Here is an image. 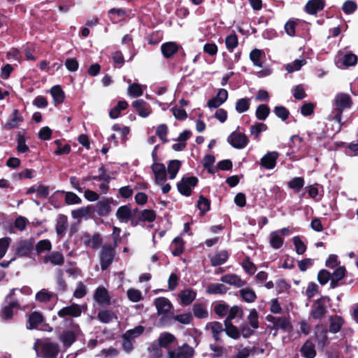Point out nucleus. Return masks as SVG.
<instances>
[{
    "label": "nucleus",
    "mask_w": 358,
    "mask_h": 358,
    "mask_svg": "<svg viewBox=\"0 0 358 358\" xmlns=\"http://www.w3.org/2000/svg\"><path fill=\"white\" fill-rule=\"evenodd\" d=\"M324 5V0H309L305 6V9L308 13L314 15L322 10Z\"/></svg>",
    "instance_id": "nucleus-22"
},
{
    "label": "nucleus",
    "mask_w": 358,
    "mask_h": 358,
    "mask_svg": "<svg viewBox=\"0 0 358 358\" xmlns=\"http://www.w3.org/2000/svg\"><path fill=\"white\" fill-rule=\"evenodd\" d=\"M128 106L127 102L125 101H119L117 104L113 108L109 113V115L112 119L117 118L122 110L127 108Z\"/></svg>",
    "instance_id": "nucleus-41"
},
{
    "label": "nucleus",
    "mask_w": 358,
    "mask_h": 358,
    "mask_svg": "<svg viewBox=\"0 0 358 358\" xmlns=\"http://www.w3.org/2000/svg\"><path fill=\"white\" fill-rule=\"evenodd\" d=\"M145 87L138 83H132L128 87V94L134 98L141 96L143 95V89Z\"/></svg>",
    "instance_id": "nucleus-46"
},
{
    "label": "nucleus",
    "mask_w": 358,
    "mask_h": 358,
    "mask_svg": "<svg viewBox=\"0 0 358 358\" xmlns=\"http://www.w3.org/2000/svg\"><path fill=\"white\" fill-rule=\"evenodd\" d=\"M227 314L228 315L224 320V322H231V320L236 317L242 318L243 315V311L240 307L234 306L231 308H229Z\"/></svg>",
    "instance_id": "nucleus-40"
},
{
    "label": "nucleus",
    "mask_w": 358,
    "mask_h": 358,
    "mask_svg": "<svg viewBox=\"0 0 358 358\" xmlns=\"http://www.w3.org/2000/svg\"><path fill=\"white\" fill-rule=\"evenodd\" d=\"M128 299L132 302H138L142 299L141 292L134 288H130L127 292Z\"/></svg>",
    "instance_id": "nucleus-64"
},
{
    "label": "nucleus",
    "mask_w": 358,
    "mask_h": 358,
    "mask_svg": "<svg viewBox=\"0 0 358 358\" xmlns=\"http://www.w3.org/2000/svg\"><path fill=\"white\" fill-rule=\"evenodd\" d=\"M222 282L238 287H241L245 285V282L242 280L237 275L227 274L221 278Z\"/></svg>",
    "instance_id": "nucleus-30"
},
{
    "label": "nucleus",
    "mask_w": 358,
    "mask_h": 358,
    "mask_svg": "<svg viewBox=\"0 0 358 358\" xmlns=\"http://www.w3.org/2000/svg\"><path fill=\"white\" fill-rule=\"evenodd\" d=\"M352 104L350 96L345 93H338L334 99L335 115L334 120L338 124V130L341 129L342 113L344 110L350 108Z\"/></svg>",
    "instance_id": "nucleus-2"
},
{
    "label": "nucleus",
    "mask_w": 358,
    "mask_h": 358,
    "mask_svg": "<svg viewBox=\"0 0 358 358\" xmlns=\"http://www.w3.org/2000/svg\"><path fill=\"white\" fill-rule=\"evenodd\" d=\"M266 320L273 324L275 329L287 330L290 327V323L286 317H277L272 315H267Z\"/></svg>",
    "instance_id": "nucleus-20"
},
{
    "label": "nucleus",
    "mask_w": 358,
    "mask_h": 358,
    "mask_svg": "<svg viewBox=\"0 0 358 358\" xmlns=\"http://www.w3.org/2000/svg\"><path fill=\"white\" fill-rule=\"evenodd\" d=\"M329 301L327 297H322L316 300L312 305L310 317L314 320H322L327 313V303Z\"/></svg>",
    "instance_id": "nucleus-3"
},
{
    "label": "nucleus",
    "mask_w": 358,
    "mask_h": 358,
    "mask_svg": "<svg viewBox=\"0 0 358 358\" xmlns=\"http://www.w3.org/2000/svg\"><path fill=\"white\" fill-rule=\"evenodd\" d=\"M43 321V317L41 313L38 312H33L29 316L27 322V328L32 329L37 328L38 326Z\"/></svg>",
    "instance_id": "nucleus-33"
},
{
    "label": "nucleus",
    "mask_w": 358,
    "mask_h": 358,
    "mask_svg": "<svg viewBox=\"0 0 358 358\" xmlns=\"http://www.w3.org/2000/svg\"><path fill=\"white\" fill-rule=\"evenodd\" d=\"M144 331L143 326L138 325L134 329L127 331L122 336L123 339H134L141 335Z\"/></svg>",
    "instance_id": "nucleus-39"
},
{
    "label": "nucleus",
    "mask_w": 358,
    "mask_h": 358,
    "mask_svg": "<svg viewBox=\"0 0 358 358\" xmlns=\"http://www.w3.org/2000/svg\"><path fill=\"white\" fill-rule=\"evenodd\" d=\"M357 57L352 53H348L342 57H337L336 64L340 69H345L356 65Z\"/></svg>",
    "instance_id": "nucleus-13"
},
{
    "label": "nucleus",
    "mask_w": 358,
    "mask_h": 358,
    "mask_svg": "<svg viewBox=\"0 0 358 358\" xmlns=\"http://www.w3.org/2000/svg\"><path fill=\"white\" fill-rule=\"evenodd\" d=\"M8 303V305L5 306L2 311L1 313V316L4 320L11 319L13 315V308H17L16 306H11V302L10 301H6Z\"/></svg>",
    "instance_id": "nucleus-59"
},
{
    "label": "nucleus",
    "mask_w": 358,
    "mask_h": 358,
    "mask_svg": "<svg viewBox=\"0 0 358 358\" xmlns=\"http://www.w3.org/2000/svg\"><path fill=\"white\" fill-rule=\"evenodd\" d=\"M115 248L111 245H103L100 252V264L102 270H106L112 263L115 256Z\"/></svg>",
    "instance_id": "nucleus-5"
},
{
    "label": "nucleus",
    "mask_w": 358,
    "mask_h": 358,
    "mask_svg": "<svg viewBox=\"0 0 358 358\" xmlns=\"http://www.w3.org/2000/svg\"><path fill=\"white\" fill-rule=\"evenodd\" d=\"M43 262L55 266H62L64 263V257L61 252L53 251L44 257Z\"/></svg>",
    "instance_id": "nucleus-21"
},
{
    "label": "nucleus",
    "mask_w": 358,
    "mask_h": 358,
    "mask_svg": "<svg viewBox=\"0 0 358 358\" xmlns=\"http://www.w3.org/2000/svg\"><path fill=\"white\" fill-rule=\"evenodd\" d=\"M290 148L292 153L299 152H304V143L301 137L298 135H293L291 137Z\"/></svg>",
    "instance_id": "nucleus-32"
},
{
    "label": "nucleus",
    "mask_w": 358,
    "mask_h": 358,
    "mask_svg": "<svg viewBox=\"0 0 358 358\" xmlns=\"http://www.w3.org/2000/svg\"><path fill=\"white\" fill-rule=\"evenodd\" d=\"M154 304L159 315L167 313L172 308L171 301L165 297L156 298Z\"/></svg>",
    "instance_id": "nucleus-18"
},
{
    "label": "nucleus",
    "mask_w": 358,
    "mask_h": 358,
    "mask_svg": "<svg viewBox=\"0 0 358 358\" xmlns=\"http://www.w3.org/2000/svg\"><path fill=\"white\" fill-rule=\"evenodd\" d=\"M171 253L174 256H179L184 250V242L180 237L175 238L170 245Z\"/></svg>",
    "instance_id": "nucleus-35"
},
{
    "label": "nucleus",
    "mask_w": 358,
    "mask_h": 358,
    "mask_svg": "<svg viewBox=\"0 0 358 358\" xmlns=\"http://www.w3.org/2000/svg\"><path fill=\"white\" fill-rule=\"evenodd\" d=\"M155 175V182L157 185L163 184L166 180V172L163 164L155 162L151 166Z\"/></svg>",
    "instance_id": "nucleus-12"
},
{
    "label": "nucleus",
    "mask_w": 358,
    "mask_h": 358,
    "mask_svg": "<svg viewBox=\"0 0 358 358\" xmlns=\"http://www.w3.org/2000/svg\"><path fill=\"white\" fill-rule=\"evenodd\" d=\"M132 106L135 108L138 114L142 117H148L152 112L150 106L142 99L134 101L132 103Z\"/></svg>",
    "instance_id": "nucleus-17"
},
{
    "label": "nucleus",
    "mask_w": 358,
    "mask_h": 358,
    "mask_svg": "<svg viewBox=\"0 0 358 358\" xmlns=\"http://www.w3.org/2000/svg\"><path fill=\"white\" fill-rule=\"evenodd\" d=\"M33 249V244L29 241H20L16 248V253L19 257L28 256Z\"/></svg>",
    "instance_id": "nucleus-25"
},
{
    "label": "nucleus",
    "mask_w": 358,
    "mask_h": 358,
    "mask_svg": "<svg viewBox=\"0 0 358 358\" xmlns=\"http://www.w3.org/2000/svg\"><path fill=\"white\" fill-rule=\"evenodd\" d=\"M270 113L269 108L264 104L259 105L255 112L256 117L259 120H264L267 118Z\"/></svg>",
    "instance_id": "nucleus-55"
},
{
    "label": "nucleus",
    "mask_w": 358,
    "mask_h": 358,
    "mask_svg": "<svg viewBox=\"0 0 358 358\" xmlns=\"http://www.w3.org/2000/svg\"><path fill=\"white\" fill-rule=\"evenodd\" d=\"M181 164L178 160H171L168 164V173L169 175V178L173 180L176 178L180 168Z\"/></svg>",
    "instance_id": "nucleus-48"
},
{
    "label": "nucleus",
    "mask_w": 358,
    "mask_h": 358,
    "mask_svg": "<svg viewBox=\"0 0 358 358\" xmlns=\"http://www.w3.org/2000/svg\"><path fill=\"white\" fill-rule=\"evenodd\" d=\"M80 332V327L76 324H73L71 330L64 331L59 336V340L66 348L70 347L76 341V335Z\"/></svg>",
    "instance_id": "nucleus-6"
},
{
    "label": "nucleus",
    "mask_w": 358,
    "mask_h": 358,
    "mask_svg": "<svg viewBox=\"0 0 358 358\" xmlns=\"http://www.w3.org/2000/svg\"><path fill=\"white\" fill-rule=\"evenodd\" d=\"M301 352L306 358H314L316 355V351L313 341L307 340L301 347Z\"/></svg>",
    "instance_id": "nucleus-28"
},
{
    "label": "nucleus",
    "mask_w": 358,
    "mask_h": 358,
    "mask_svg": "<svg viewBox=\"0 0 358 358\" xmlns=\"http://www.w3.org/2000/svg\"><path fill=\"white\" fill-rule=\"evenodd\" d=\"M110 202L108 199H103L96 203L97 213L101 215H106L110 211Z\"/></svg>",
    "instance_id": "nucleus-37"
},
{
    "label": "nucleus",
    "mask_w": 358,
    "mask_h": 358,
    "mask_svg": "<svg viewBox=\"0 0 358 358\" xmlns=\"http://www.w3.org/2000/svg\"><path fill=\"white\" fill-rule=\"evenodd\" d=\"M267 129V126L264 123H256L250 127V134L256 138L259 134Z\"/></svg>",
    "instance_id": "nucleus-63"
},
{
    "label": "nucleus",
    "mask_w": 358,
    "mask_h": 358,
    "mask_svg": "<svg viewBox=\"0 0 358 358\" xmlns=\"http://www.w3.org/2000/svg\"><path fill=\"white\" fill-rule=\"evenodd\" d=\"M85 306H80L77 303H72L70 306L62 308L57 313L59 317L64 318L66 317H78L80 316Z\"/></svg>",
    "instance_id": "nucleus-8"
},
{
    "label": "nucleus",
    "mask_w": 358,
    "mask_h": 358,
    "mask_svg": "<svg viewBox=\"0 0 358 358\" xmlns=\"http://www.w3.org/2000/svg\"><path fill=\"white\" fill-rule=\"evenodd\" d=\"M50 93L56 104L62 103L64 100V93L59 85L52 87Z\"/></svg>",
    "instance_id": "nucleus-44"
},
{
    "label": "nucleus",
    "mask_w": 358,
    "mask_h": 358,
    "mask_svg": "<svg viewBox=\"0 0 358 358\" xmlns=\"http://www.w3.org/2000/svg\"><path fill=\"white\" fill-rule=\"evenodd\" d=\"M193 313L197 318H206L208 315L206 307L201 303H196L193 306Z\"/></svg>",
    "instance_id": "nucleus-53"
},
{
    "label": "nucleus",
    "mask_w": 358,
    "mask_h": 358,
    "mask_svg": "<svg viewBox=\"0 0 358 358\" xmlns=\"http://www.w3.org/2000/svg\"><path fill=\"white\" fill-rule=\"evenodd\" d=\"M193 354V348L187 344H184L174 350H169V358H191Z\"/></svg>",
    "instance_id": "nucleus-11"
},
{
    "label": "nucleus",
    "mask_w": 358,
    "mask_h": 358,
    "mask_svg": "<svg viewBox=\"0 0 358 358\" xmlns=\"http://www.w3.org/2000/svg\"><path fill=\"white\" fill-rule=\"evenodd\" d=\"M94 299L101 306H108L110 303V296L108 292L103 286H99L96 289Z\"/></svg>",
    "instance_id": "nucleus-14"
},
{
    "label": "nucleus",
    "mask_w": 358,
    "mask_h": 358,
    "mask_svg": "<svg viewBox=\"0 0 358 358\" xmlns=\"http://www.w3.org/2000/svg\"><path fill=\"white\" fill-rule=\"evenodd\" d=\"M38 348H41L43 356L46 358H55L59 352L58 345L49 341H43L40 344L36 342L34 348L38 352Z\"/></svg>",
    "instance_id": "nucleus-4"
},
{
    "label": "nucleus",
    "mask_w": 358,
    "mask_h": 358,
    "mask_svg": "<svg viewBox=\"0 0 358 358\" xmlns=\"http://www.w3.org/2000/svg\"><path fill=\"white\" fill-rule=\"evenodd\" d=\"M269 243L274 249L281 248L284 243V239L278 231H272L269 235Z\"/></svg>",
    "instance_id": "nucleus-34"
},
{
    "label": "nucleus",
    "mask_w": 358,
    "mask_h": 358,
    "mask_svg": "<svg viewBox=\"0 0 358 358\" xmlns=\"http://www.w3.org/2000/svg\"><path fill=\"white\" fill-rule=\"evenodd\" d=\"M31 289L28 286H24L20 289L14 288L6 296V301H10L11 306L19 309H24L27 307L26 296L31 295Z\"/></svg>",
    "instance_id": "nucleus-1"
},
{
    "label": "nucleus",
    "mask_w": 358,
    "mask_h": 358,
    "mask_svg": "<svg viewBox=\"0 0 358 358\" xmlns=\"http://www.w3.org/2000/svg\"><path fill=\"white\" fill-rule=\"evenodd\" d=\"M240 295L243 300L247 303H252L257 298L255 292L250 288H244L241 289Z\"/></svg>",
    "instance_id": "nucleus-47"
},
{
    "label": "nucleus",
    "mask_w": 358,
    "mask_h": 358,
    "mask_svg": "<svg viewBox=\"0 0 358 358\" xmlns=\"http://www.w3.org/2000/svg\"><path fill=\"white\" fill-rule=\"evenodd\" d=\"M115 317V314L108 310H102L97 315L98 320L102 323H109Z\"/></svg>",
    "instance_id": "nucleus-51"
},
{
    "label": "nucleus",
    "mask_w": 358,
    "mask_h": 358,
    "mask_svg": "<svg viewBox=\"0 0 358 358\" xmlns=\"http://www.w3.org/2000/svg\"><path fill=\"white\" fill-rule=\"evenodd\" d=\"M17 150L19 153H24L29 150V147L26 145L25 137L19 132L17 134Z\"/></svg>",
    "instance_id": "nucleus-57"
},
{
    "label": "nucleus",
    "mask_w": 358,
    "mask_h": 358,
    "mask_svg": "<svg viewBox=\"0 0 358 358\" xmlns=\"http://www.w3.org/2000/svg\"><path fill=\"white\" fill-rule=\"evenodd\" d=\"M315 339L319 348H323L329 343L327 337V329L322 324H317L314 329Z\"/></svg>",
    "instance_id": "nucleus-10"
},
{
    "label": "nucleus",
    "mask_w": 358,
    "mask_h": 358,
    "mask_svg": "<svg viewBox=\"0 0 358 358\" xmlns=\"http://www.w3.org/2000/svg\"><path fill=\"white\" fill-rule=\"evenodd\" d=\"M329 331L332 334L338 333L344 324L343 319L338 315H332L329 317Z\"/></svg>",
    "instance_id": "nucleus-24"
},
{
    "label": "nucleus",
    "mask_w": 358,
    "mask_h": 358,
    "mask_svg": "<svg viewBox=\"0 0 358 358\" xmlns=\"http://www.w3.org/2000/svg\"><path fill=\"white\" fill-rule=\"evenodd\" d=\"M228 142L236 149H243L247 146L249 140L247 136L241 132L234 131L227 138Z\"/></svg>",
    "instance_id": "nucleus-7"
},
{
    "label": "nucleus",
    "mask_w": 358,
    "mask_h": 358,
    "mask_svg": "<svg viewBox=\"0 0 358 358\" xmlns=\"http://www.w3.org/2000/svg\"><path fill=\"white\" fill-rule=\"evenodd\" d=\"M229 254L227 250H221L216 252L211 258V264L213 266L224 264L228 259Z\"/></svg>",
    "instance_id": "nucleus-31"
},
{
    "label": "nucleus",
    "mask_w": 358,
    "mask_h": 358,
    "mask_svg": "<svg viewBox=\"0 0 358 358\" xmlns=\"http://www.w3.org/2000/svg\"><path fill=\"white\" fill-rule=\"evenodd\" d=\"M91 212V208L90 207H82L78 209L72 210L71 215L73 218L80 220L85 216H87L88 214H90Z\"/></svg>",
    "instance_id": "nucleus-60"
},
{
    "label": "nucleus",
    "mask_w": 358,
    "mask_h": 358,
    "mask_svg": "<svg viewBox=\"0 0 358 358\" xmlns=\"http://www.w3.org/2000/svg\"><path fill=\"white\" fill-rule=\"evenodd\" d=\"M345 273V268L343 266L337 268L333 273L331 278V286L334 288L337 286V282L341 280Z\"/></svg>",
    "instance_id": "nucleus-38"
},
{
    "label": "nucleus",
    "mask_w": 358,
    "mask_h": 358,
    "mask_svg": "<svg viewBox=\"0 0 358 358\" xmlns=\"http://www.w3.org/2000/svg\"><path fill=\"white\" fill-rule=\"evenodd\" d=\"M292 241L295 247L296 252L298 255H303L306 250V245L298 236L292 238Z\"/></svg>",
    "instance_id": "nucleus-58"
},
{
    "label": "nucleus",
    "mask_w": 358,
    "mask_h": 358,
    "mask_svg": "<svg viewBox=\"0 0 358 358\" xmlns=\"http://www.w3.org/2000/svg\"><path fill=\"white\" fill-rule=\"evenodd\" d=\"M116 216L121 222H127L132 216V212L128 206H122L117 209Z\"/></svg>",
    "instance_id": "nucleus-29"
},
{
    "label": "nucleus",
    "mask_w": 358,
    "mask_h": 358,
    "mask_svg": "<svg viewBox=\"0 0 358 358\" xmlns=\"http://www.w3.org/2000/svg\"><path fill=\"white\" fill-rule=\"evenodd\" d=\"M225 328L224 331L228 336L233 339H238L241 333L239 329L231 324V322H224Z\"/></svg>",
    "instance_id": "nucleus-42"
},
{
    "label": "nucleus",
    "mask_w": 358,
    "mask_h": 358,
    "mask_svg": "<svg viewBox=\"0 0 358 358\" xmlns=\"http://www.w3.org/2000/svg\"><path fill=\"white\" fill-rule=\"evenodd\" d=\"M54 294L48 289H42L36 294V300L41 303H47L54 297Z\"/></svg>",
    "instance_id": "nucleus-43"
},
{
    "label": "nucleus",
    "mask_w": 358,
    "mask_h": 358,
    "mask_svg": "<svg viewBox=\"0 0 358 358\" xmlns=\"http://www.w3.org/2000/svg\"><path fill=\"white\" fill-rule=\"evenodd\" d=\"M278 157L279 153L278 152H268L261 159V166L266 169H273L276 165V161Z\"/></svg>",
    "instance_id": "nucleus-16"
},
{
    "label": "nucleus",
    "mask_w": 358,
    "mask_h": 358,
    "mask_svg": "<svg viewBox=\"0 0 358 358\" xmlns=\"http://www.w3.org/2000/svg\"><path fill=\"white\" fill-rule=\"evenodd\" d=\"M306 64V61L304 59H295L292 63L287 64L285 66V69L288 73H292L301 69V68Z\"/></svg>",
    "instance_id": "nucleus-50"
},
{
    "label": "nucleus",
    "mask_w": 358,
    "mask_h": 358,
    "mask_svg": "<svg viewBox=\"0 0 358 358\" xmlns=\"http://www.w3.org/2000/svg\"><path fill=\"white\" fill-rule=\"evenodd\" d=\"M178 45L175 42H167L161 46L162 52L166 58L172 57L178 50Z\"/></svg>",
    "instance_id": "nucleus-26"
},
{
    "label": "nucleus",
    "mask_w": 358,
    "mask_h": 358,
    "mask_svg": "<svg viewBox=\"0 0 358 358\" xmlns=\"http://www.w3.org/2000/svg\"><path fill=\"white\" fill-rule=\"evenodd\" d=\"M264 55V52L262 50L254 49L250 54V58L253 64L258 67H262V57Z\"/></svg>",
    "instance_id": "nucleus-45"
},
{
    "label": "nucleus",
    "mask_w": 358,
    "mask_h": 358,
    "mask_svg": "<svg viewBox=\"0 0 358 358\" xmlns=\"http://www.w3.org/2000/svg\"><path fill=\"white\" fill-rule=\"evenodd\" d=\"M238 37L235 34L227 36L225 38L226 48L229 52H232L238 45Z\"/></svg>",
    "instance_id": "nucleus-56"
},
{
    "label": "nucleus",
    "mask_w": 358,
    "mask_h": 358,
    "mask_svg": "<svg viewBox=\"0 0 358 358\" xmlns=\"http://www.w3.org/2000/svg\"><path fill=\"white\" fill-rule=\"evenodd\" d=\"M85 243L87 246L91 248H98L101 243V238L99 234H94L89 239L85 241Z\"/></svg>",
    "instance_id": "nucleus-62"
},
{
    "label": "nucleus",
    "mask_w": 358,
    "mask_h": 358,
    "mask_svg": "<svg viewBox=\"0 0 358 358\" xmlns=\"http://www.w3.org/2000/svg\"><path fill=\"white\" fill-rule=\"evenodd\" d=\"M250 105V99L249 98H242L238 99L236 103V110L238 113H243L248 110Z\"/></svg>",
    "instance_id": "nucleus-49"
},
{
    "label": "nucleus",
    "mask_w": 358,
    "mask_h": 358,
    "mask_svg": "<svg viewBox=\"0 0 358 358\" xmlns=\"http://www.w3.org/2000/svg\"><path fill=\"white\" fill-rule=\"evenodd\" d=\"M198 182L196 177L183 178L180 182L178 184V191L183 195L189 196L192 192V189L194 187Z\"/></svg>",
    "instance_id": "nucleus-9"
},
{
    "label": "nucleus",
    "mask_w": 358,
    "mask_h": 358,
    "mask_svg": "<svg viewBox=\"0 0 358 358\" xmlns=\"http://www.w3.org/2000/svg\"><path fill=\"white\" fill-rule=\"evenodd\" d=\"M207 328L210 329L212 331L213 338L218 341L220 339V334L224 330L222 324L218 322H212L207 324Z\"/></svg>",
    "instance_id": "nucleus-36"
},
{
    "label": "nucleus",
    "mask_w": 358,
    "mask_h": 358,
    "mask_svg": "<svg viewBox=\"0 0 358 358\" xmlns=\"http://www.w3.org/2000/svg\"><path fill=\"white\" fill-rule=\"evenodd\" d=\"M148 350L149 356L152 358H159L162 355V347L159 344H151Z\"/></svg>",
    "instance_id": "nucleus-61"
},
{
    "label": "nucleus",
    "mask_w": 358,
    "mask_h": 358,
    "mask_svg": "<svg viewBox=\"0 0 358 358\" xmlns=\"http://www.w3.org/2000/svg\"><path fill=\"white\" fill-rule=\"evenodd\" d=\"M68 227L67 217L64 215H59L57 218L56 231L58 236L62 237Z\"/></svg>",
    "instance_id": "nucleus-27"
},
{
    "label": "nucleus",
    "mask_w": 358,
    "mask_h": 358,
    "mask_svg": "<svg viewBox=\"0 0 358 358\" xmlns=\"http://www.w3.org/2000/svg\"><path fill=\"white\" fill-rule=\"evenodd\" d=\"M196 296V293L189 289L182 290L178 294L181 304L185 306L189 305L195 299Z\"/></svg>",
    "instance_id": "nucleus-23"
},
{
    "label": "nucleus",
    "mask_w": 358,
    "mask_h": 358,
    "mask_svg": "<svg viewBox=\"0 0 358 358\" xmlns=\"http://www.w3.org/2000/svg\"><path fill=\"white\" fill-rule=\"evenodd\" d=\"M159 344L162 348H171L176 345V337L169 332L162 333L158 338Z\"/></svg>",
    "instance_id": "nucleus-19"
},
{
    "label": "nucleus",
    "mask_w": 358,
    "mask_h": 358,
    "mask_svg": "<svg viewBox=\"0 0 358 358\" xmlns=\"http://www.w3.org/2000/svg\"><path fill=\"white\" fill-rule=\"evenodd\" d=\"M304 179L301 177H295L288 182V187L296 192H299L303 187Z\"/></svg>",
    "instance_id": "nucleus-54"
},
{
    "label": "nucleus",
    "mask_w": 358,
    "mask_h": 358,
    "mask_svg": "<svg viewBox=\"0 0 358 358\" xmlns=\"http://www.w3.org/2000/svg\"><path fill=\"white\" fill-rule=\"evenodd\" d=\"M207 292L210 294H224L227 288L221 283H212L207 288Z\"/></svg>",
    "instance_id": "nucleus-52"
},
{
    "label": "nucleus",
    "mask_w": 358,
    "mask_h": 358,
    "mask_svg": "<svg viewBox=\"0 0 358 358\" xmlns=\"http://www.w3.org/2000/svg\"><path fill=\"white\" fill-rule=\"evenodd\" d=\"M22 122V116L20 114L17 109H14L8 121L3 125V128L7 130L16 129L20 126Z\"/></svg>",
    "instance_id": "nucleus-15"
}]
</instances>
